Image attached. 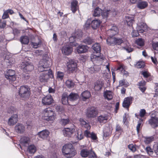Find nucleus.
<instances>
[{
	"mask_svg": "<svg viewBox=\"0 0 158 158\" xmlns=\"http://www.w3.org/2000/svg\"><path fill=\"white\" fill-rule=\"evenodd\" d=\"M21 69H33V66L26 61L22 62L20 65Z\"/></svg>",
	"mask_w": 158,
	"mask_h": 158,
	"instance_id": "5701e85b",
	"label": "nucleus"
},
{
	"mask_svg": "<svg viewBox=\"0 0 158 158\" xmlns=\"http://www.w3.org/2000/svg\"><path fill=\"white\" fill-rule=\"evenodd\" d=\"M19 93L21 97L24 99H27L30 96V89L27 86H22L20 87Z\"/></svg>",
	"mask_w": 158,
	"mask_h": 158,
	"instance_id": "7ed1b4c3",
	"label": "nucleus"
},
{
	"mask_svg": "<svg viewBox=\"0 0 158 158\" xmlns=\"http://www.w3.org/2000/svg\"><path fill=\"white\" fill-rule=\"evenodd\" d=\"M5 61L6 64L7 65V68H10L12 64H13L15 62V59L12 57H10L9 59H8V56H6L5 57Z\"/></svg>",
	"mask_w": 158,
	"mask_h": 158,
	"instance_id": "bb28decb",
	"label": "nucleus"
},
{
	"mask_svg": "<svg viewBox=\"0 0 158 158\" xmlns=\"http://www.w3.org/2000/svg\"><path fill=\"white\" fill-rule=\"evenodd\" d=\"M80 121L81 124L83 127L85 128L87 130H89L91 128L90 125L89 124L87 123L84 119L82 118L80 119Z\"/></svg>",
	"mask_w": 158,
	"mask_h": 158,
	"instance_id": "72a5a7b5",
	"label": "nucleus"
},
{
	"mask_svg": "<svg viewBox=\"0 0 158 158\" xmlns=\"http://www.w3.org/2000/svg\"><path fill=\"white\" fill-rule=\"evenodd\" d=\"M54 78V74L51 70H49L47 73H44L40 77V81L41 82L47 81L49 78Z\"/></svg>",
	"mask_w": 158,
	"mask_h": 158,
	"instance_id": "423d86ee",
	"label": "nucleus"
},
{
	"mask_svg": "<svg viewBox=\"0 0 158 158\" xmlns=\"http://www.w3.org/2000/svg\"><path fill=\"white\" fill-rule=\"evenodd\" d=\"M61 51L63 54L65 55H68L72 52L73 48L70 46L67 45L63 47Z\"/></svg>",
	"mask_w": 158,
	"mask_h": 158,
	"instance_id": "6e6552de",
	"label": "nucleus"
},
{
	"mask_svg": "<svg viewBox=\"0 0 158 158\" xmlns=\"http://www.w3.org/2000/svg\"><path fill=\"white\" fill-rule=\"evenodd\" d=\"M152 46L153 48L156 51H158V42H152Z\"/></svg>",
	"mask_w": 158,
	"mask_h": 158,
	"instance_id": "603ef678",
	"label": "nucleus"
},
{
	"mask_svg": "<svg viewBox=\"0 0 158 158\" xmlns=\"http://www.w3.org/2000/svg\"><path fill=\"white\" fill-rule=\"evenodd\" d=\"M81 95L83 100L85 101L90 97L91 94L88 91H86L82 93L81 94Z\"/></svg>",
	"mask_w": 158,
	"mask_h": 158,
	"instance_id": "e433bc0d",
	"label": "nucleus"
},
{
	"mask_svg": "<svg viewBox=\"0 0 158 158\" xmlns=\"http://www.w3.org/2000/svg\"><path fill=\"white\" fill-rule=\"evenodd\" d=\"M28 151L31 154H34L36 151V147L34 145H31L28 148Z\"/></svg>",
	"mask_w": 158,
	"mask_h": 158,
	"instance_id": "ea45409f",
	"label": "nucleus"
},
{
	"mask_svg": "<svg viewBox=\"0 0 158 158\" xmlns=\"http://www.w3.org/2000/svg\"><path fill=\"white\" fill-rule=\"evenodd\" d=\"M146 114V110L144 109H141L139 112V116L141 117H143Z\"/></svg>",
	"mask_w": 158,
	"mask_h": 158,
	"instance_id": "e2e57ef3",
	"label": "nucleus"
},
{
	"mask_svg": "<svg viewBox=\"0 0 158 158\" xmlns=\"http://www.w3.org/2000/svg\"><path fill=\"white\" fill-rule=\"evenodd\" d=\"M49 134V132L47 130H43L39 132L37 135L39 137L43 139H46L47 138Z\"/></svg>",
	"mask_w": 158,
	"mask_h": 158,
	"instance_id": "412c9836",
	"label": "nucleus"
},
{
	"mask_svg": "<svg viewBox=\"0 0 158 158\" xmlns=\"http://www.w3.org/2000/svg\"><path fill=\"white\" fill-rule=\"evenodd\" d=\"M68 96L70 101H74L79 98V96L77 94L73 93H71Z\"/></svg>",
	"mask_w": 158,
	"mask_h": 158,
	"instance_id": "473e14b6",
	"label": "nucleus"
},
{
	"mask_svg": "<svg viewBox=\"0 0 158 158\" xmlns=\"http://www.w3.org/2000/svg\"><path fill=\"white\" fill-rule=\"evenodd\" d=\"M75 130L74 128H65L63 130L64 135L66 137H70L73 133Z\"/></svg>",
	"mask_w": 158,
	"mask_h": 158,
	"instance_id": "f8f14e48",
	"label": "nucleus"
},
{
	"mask_svg": "<svg viewBox=\"0 0 158 158\" xmlns=\"http://www.w3.org/2000/svg\"><path fill=\"white\" fill-rule=\"evenodd\" d=\"M81 155L83 157H86L89 156V158H97L94 152L92 150H88L87 149H82L81 152Z\"/></svg>",
	"mask_w": 158,
	"mask_h": 158,
	"instance_id": "0eeeda50",
	"label": "nucleus"
},
{
	"mask_svg": "<svg viewBox=\"0 0 158 158\" xmlns=\"http://www.w3.org/2000/svg\"><path fill=\"white\" fill-rule=\"evenodd\" d=\"M104 96L106 99L110 100L113 98V93L111 91L106 90L104 93Z\"/></svg>",
	"mask_w": 158,
	"mask_h": 158,
	"instance_id": "a878e982",
	"label": "nucleus"
},
{
	"mask_svg": "<svg viewBox=\"0 0 158 158\" xmlns=\"http://www.w3.org/2000/svg\"><path fill=\"white\" fill-rule=\"evenodd\" d=\"M66 86L69 88H72L74 87V83L71 80H68L65 82Z\"/></svg>",
	"mask_w": 158,
	"mask_h": 158,
	"instance_id": "c03bdc74",
	"label": "nucleus"
},
{
	"mask_svg": "<svg viewBox=\"0 0 158 158\" xmlns=\"http://www.w3.org/2000/svg\"><path fill=\"white\" fill-rule=\"evenodd\" d=\"M82 36V33H81L80 32V33L78 35L77 32H76L75 34V35L74 36H73L71 37H70L69 39V40L70 41H71V40H72L73 39H80Z\"/></svg>",
	"mask_w": 158,
	"mask_h": 158,
	"instance_id": "de8ad7c7",
	"label": "nucleus"
},
{
	"mask_svg": "<svg viewBox=\"0 0 158 158\" xmlns=\"http://www.w3.org/2000/svg\"><path fill=\"white\" fill-rule=\"evenodd\" d=\"M88 48L86 45H80L77 47L76 50L78 53H83L87 51Z\"/></svg>",
	"mask_w": 158,
	"mask_h": 158,
	"instance_id": "f3484780",
	"label": "nucleus"
},
{
	"mask_svg": "<svg viewBox=\"0 0 158 158\" xmlns=\"http://www.w3.org/2000/svg\"><path fill=\"white\" fill-rule=\"evenodd\" d=\"M137 44L141 46H143L144 44V41L141 38H139L136 40Z\"/></svg>",
	"mask_w": 158,
	"mask_h": 158,
	"instance_id": "8fccbe9b",
	"label": "nucleus"
},
{
	"mask_svg": "<svg viewBox=\"0 0 158 158\" xmlns=\"http://www.w3.org/2000/svg\"><path fill=\"white\" fill-rule=\"evenodd\" d=\"M78 3V1L76 0H73L71 2V10L73 13H75L77 10Z\"/></svg>",
	"mask_w": 158,
	"mask_h": 158,
	"instance_id": "cd10ccee",
	"label": "nucleus"
},
{
	"mask_svg": "<svg viewBox=\"0 0 158 158\" xmlns=\"http://www.w3.org/2000/svg\"><path fill=\"white\" fill-rule=\"evenodd\" d=\"M15 71L14 70H7L5 73L6 77L10 83L16 79Z\"/></svg>",
	"mask_w": 158,
	"mask_h": 158,
	"instance_id": "39448f33",
	"label": "nucleus"
},
{
	"mask_svg": "<svg viewBox=\"0 0 158 158\" xmlns=\"http://www.w3.org/2000/svg\"><path fill=\"white\" fill-rule=\"evenodd\" d=\"M134 17L132 15H128L126 16V21L129 26H132L134 22Z\"/></svg>",
	"mask_w": 158,
	"mask_h": 158,
	"instance_id": "c756f323",
	"label": "nucleus"
},
{
	"mask_svg": "<svg viewBox=\"0 0 158 158\" xmlns=\"http://www.w3.org/2000/svg\"><path fill=\"white\" fill-rule=\"evenodd\" d=\"M148 123L153 128L158 126V118L152 116L148 120Z\"/></svg>",
	"mask_w": 158,
	"mask_h": 158,
	"instance_id": "9d476101",
	"label": "nucleus"
},
{
	"mask_svg": "<svg viewBox=\"0 0 158 158\" xmlns=\"http://www.w3.org/2000/svg\"><path fill=\"white\" fill-rule=\"evenodd\" d=\"M112 14V15L115 16L117 14V12L114 10V11L110 10H102L101 15L103 18H107L110 14Z\"/></svg>",
	"mask_w": 158,
	"mask_h": 158,
	"instance_id": "ddd939ff",
	"label": "nucleus"
},
{
	"mask_svg": "<svg viewBox=\"0 0 158 158\" xmlns=\"http://www.w3.org/2000/svg\"><path fill=\"white\" fill-rule=\"evenodd\" d=\"M121 73L125 77H127L129 74L128 72L125 70H121Z\"/></svg>",
	"mask_w": 158,
	"mask_h": 158,
	"instance_id": "338daca9",
	"label": "nucleus"
},
{
	"mask_svg": "<svg viewBox=\"0 0 158 158\" xmlns=\"http://www.w3.org/2000/svg\"><path fill=\"white\" fill-rule=\"evenodd\" d=\"M53 102V98L50 95H47L42 99V103L44 105H50L52 104Z\"/></svg>",
	"mask_w": 158,
	"mask_h": 158,
	"instance_id": "1a4fd4ad",
	"label": "nucleus"
},
{
	"mask_svg": "<svg viewBox=\"0 0 158 158\" xmlns=\"http://www.w3.org/2000/svg\"><path fill=\"white\" fill-rule=\"evenodd\" d=\"M29 138L27 137H22L20 139V143L19 145L20 148H22L21 145L24 147L28 146L29 142Z\"/></svg>",
	"mask_w": 158,
	"mask_h": 158,
	"instance_id": "2eb2a0df",
	"label": "nucleus"
},
{
	"mask_svg": "<svg viewBox=\"0 0 158 158\" xmlns=\"http://www.w3.org/2000/svg\"><path fill=\"white\" fill-rule=\"evenodd\" d=\"M103 135L105 137L109 136L111 134L110 128L109 127H105L103 129Z\"/></svg>",
	"mask_w": 158,
	"mask_h": 158,
	"instance_id": "58836bf2",
	"label": "nucleus"
},
{
	"mask_svg": "<svg viewBox=\"0 0 158 158\" xmlns=\"http://www.w3.org/2000/svg\"><path fill=\"white\" fill-rule=\"evenodd\" d=\"M154 140V137L151 136L149 137H144L143 141L145 143L148 144L153 141Z\"/></svg>",
	"mask_w": 158,
	"mask_h": 158,
	"instance_id": "37998d69",
	"label": "nucleus"
},
{
	"mask_svg": "<svg viewBox=\"0 0 158 158\" xmlns=\"http://www.w3.org/2000/svg\"><path fill=\"white\" fill-rule=\"evenodd\" d=\"M64 73L63 72L58 71L57 73V77L60 79H62L64 76Z\"/></svg>",
	"mask_w": 158,
	"mask_h": 158,
	"instance_id": "bf43d9fd",
	"label": "nucleus"
},
{
	"mask_svg": "<svg viewBox=\"0 0 158 158\" xmlns=\"http://www.w3.org/2000/svg\"><path fill=\"white\" fill-rule=\"evenodd\" d=\"M55 109L56 111L59 113H62L64 110V109L62 106H56Z\"/></svg>",
	"mask_w": 158,
	"mask_h": 158,
	"instance_id": "5fc2aeb1",
	"label": "nucleus"
},
{
	"mask_svg": "<svg viewBox=\"0 0 158 158\" xmlns=\"http://www.w3.org/2000/svg\"><path fill=\"white\" fill-rule=\"evenodd\" d=\"M6 25V21L0 20V28H4Z\"/></svg>",
	"mask_w": 158,
	"mask_h": 158,
	"instance_id": "13d9d810",
	"label": "nucleus"
},
{
	"mask_svg": "<svg viewBox=\"0 0 158 158\" xmlns=\"http://www.w3.org/2000/svg\"><path fill=\"white\" fill-rule=\"evenodd\" d=\"M135 65V67L137 68H143L145 66V64L144 62L139 61L137 62Z\"/></svg>",
	"mask_w": 158,
	"mask_h": 158,
	"instance_id": "a18cd8bd",
	"label": "nucleus"
},
{
	"mask_svg": "<svg viewBox=\"0 0 158 158\" xmlns=\"http://www.w3.org/2000/svg\"><path fill=\"white\" fill-rule=\"evenodd\" d=\"M56 114L49 108L44 110L42 116V118L47 121H53L55 118Z\"/></svg>",
	"mask_w": 158,
	"mask_h": 158,
	"instance_id": "f03ea898",
	"label": "nucleus"
},
{
	"mask_svg": "<svg viewBox=\"0 0 158 158\" xmlns=\"http://www.w3.org/2000/svg\"><path fill=\"white\" fill-rule=\"evenodd\" d=\"M128 147L129 149L133 152H135L136 150L135 146L132 144L129 145Z\"/></svg>",
	"mask_w": 158,
	"mask_h": 158,
	"instance_id": "3c124183",
	"label": "nucleus"
},
{
	"mask_svg": "<svg viewBox=\"0 0 158 158\" xmlns=\"http://www.w3.org/2000/svg\"><path fill=\"white\" fill-rule=\"evenodd\" d=\"M8 14L6 10L5 11L2 16V18L3 19H5L8 18L9 17Z\"/></svg>",
	"mask_w": 158,
	"mask_h": 158,
	"instance_id": "774afa93",
	"label": "nucleus"
},
{
	"mask_svg": "<svg viewBox=\"0 0 158 158\" xmlns=\"http://www.w3.org/2000/svg\"><path fill=\"white\" fill-rule=\"evenodd\" d=\"M20 41L22 44H27L29 42L28 37L27 36H24L21 37Z\"/></svg>",
	"mask_w": 158,
	"mask_h": 158,
	"instance_id": "c9c22d12",
	"label": "nucleus"
},
{
	"mask_svg": "<svg viewBox=\"0 0 158 158\" xmlns=\"http://www.w3.org/2000/svg\"><path fill=\"white\" fill-rule=\"evenodd\" d=\"M102 11L101 9L99 8H96L94 10L93 15L95 17L99 16L100 14L102 13Z\"/></svg>",
	"mask_w": 158,
	"mask_h": 158,
	"instance_id": "79ce46f5",
	"label": "nucleus"
},
{
	"mask_svg": "<svg viewBox=\"0 0 158 158\" xmlns=\"http://www.w3.org/2000/svg\"><path fill=\"white\" fill-rule=\"evenodd\" d=\"M50 62L45 59H43L40 61L38 65V68L40 69L48 68L50 66Z\"/></svg>",
	"mask_w": 158,
	"mask_h": 158,
	"instance_id": "9b49d317",
	"label": "nucleus"
},
{
	"mask_svg": "<svg viewBox=\"0 0 158 158\" xmlns=\"http://www.w3.org/2000/svg\"><path fill=\"white\" fill-rule=\"evenodd\" d=\"M41 44V42L39 41L38 42L33 43L32 45L34 48H36L40 46Z\"/></svg>",
	"mask_w": 158,
	"mask_h": 158,
	"instance_id": "69168bd1",
	"label": "nucleus"
},
{
	"mask_svg": "<svg viewBox=\"0 0 158 158\" xmlns=\"http://www.w3.org/2000/svg\"><path fill=\"white\" fill-rule=\"evenodd\" d=\"M61 101L62 104L64 105H68L69 104V99L68 95L66 93L64 94L61 98Z\"/></svg>",
	"mask_w": 158,
	"mask_h": 158,
	"instance_id": "c85d7f7f",
	"label": "nucleus"
},
{
	"mask_svg": "<svg viewBox=\"0 0 158 158\" xmlns=\"http://www.w3.org/2000/svg\"><path fill=\"white\" fill-rule=\"evenodd\" d=\"M146 150L148 154L150 155L152 154L153 152L152 149L150 147H147L146 148Z\"/></svg>",
	"mask_w": 158,
	"mask_h": 158,
	"instance_id": "052dcab7",
	"label": "nucleus"
},
{
	"mask_svg": "<svg viewBox=\"0 0 158 158\" xmlns=\"http://www.w3.org/2000/svg\"><path fill=\"white\" fill-rule=\"evenodd\" d=\"M153 150L156 154L158 155V143H156L154 145Z\"/></svg>",
	"mask_w": 158,
	"mask_h": 158,
	"instance_id": "680f3d73",
	"label": "nucleus"
},
{
	"mask_svg": "<svg viewBox=\"0 0 158 158\" xmlns=\"http://www.w3.org/2000/svg\"><path fill=\"white\" fill-rule=\"evenodd\" d=\"M148 6V3L145 1H141L139 2L137 4L138 8L140 9H143Z\"/></svg>",
	"mask_w": 158,
	"mask_h": 158,
	"instance_id": "4c0bfd02",
	"label": "nucleus"
},
{
	"mask_svg": "<svg viewBox=\"0 0 158 158\" xmlns=\"http://www.w3.org/2000/svg\"><path fill=\"white\" fill-rule=\"evenodd\" d=\"M98 111L97 109L95 107H91L87 109L86 115L88 118H94L98 114Z\"/></svg>",
	"mask_w": 158,
	"mask_h": 158,
	"instance_id": "20e7f679",
	"label": "nucleus"
},
{
	"mask_svg": "<svg viewBox=\"0 0 158 158\" xmlns=\"http://www.w3.org/2000/svg\"><path fill=\"white\" fill-rule=\"evenodd\" d=\"M69 120L68 119H62L60 121V123L63 125H65L68 123Z\"/></svg>",
	"mask_w": 158,
	"mask_h": 158,
	"instance_id": "864d4df0",
	"label": "nucleus"
},
{
	"mask_svg": "<svg viewBox=\"0 0 158 158\" xmlns=\"http://www.w3.org/2000/svg\"><path fill=\"white\" fill-rule=\"evenodd\" d=\"M132 97H131L125 98L123 103V106L128 108L132 102Z\"/></svg>",
	"mask_w": 158,
	"mask_h": 158,
	"instance_id": "aec40b11",
	"label": "nucleus"
},
{
	"mask_svg": "<svg viewBox=\"0 0 158 158\" xmlns=\"http://www.w3.org/2000/svg\"><path fill=\"white\" fill-rule=\"evenodd\" d=\"M143 121V119H140L138 121V123L136 127V130L138 133H139V130Z\"/></svg>",
	"mask_w": 158,
	"mask_h": 158,
	"instance_id": "09e8293b",
	"label": "nucleus"
},
{
	"mask_svg": "<svg viewBox=\"0 0 158 158\" xmlns=\"http://www.w3.org/2000/svg\"><path fill=\"white\" fill-rule=\"evenodd\" d=\"M116 131L121 134L123 131V130L121 126L118 124H117L116 126Z\"/></svg>",
	"mask_w": 158,
	"mask_h": 158,
	"instance_id": "4d7b16f0",
	"label": "nucleus"
},
{
	"mask_svg": "<svg viewBox=\"0 0 158 158\" xmlns=\"http://www.w3.org/2000/svg\"><path fill=\"white\" fill-rule=\"evenodd\" d=\"M108 119V117L106 115H101L98 118V120L100 123H106Z\"/></svg>",
	"mask_w": 158,
	"mask_h": 158,
	"instance_id": "2f4dec72",
	"label": "nucleus"
},
{
	"mask_svg": "<svg viewBox=\"0 0 158 158\" xmlns=\"http://www.w3.org/2000/svg\"><path fill=\"white\" fill-rule=\"evenodd\" d=\"M118 30L116 26H113L112 28L108 30L107 31V34L109 37H113L118 32Z\"/></svg>",
	"mask_w": 158,
	"mask_h": 158,
	"instance_id": "6ab92c4d",
	"label": "nucleus"
},
{
	"mask_svg": "<svg viewBox=\"0 0 158 158\" xmlns=\"http://www.w3.org/2000/svg\"><path fill=\"white\" fill-rule=\"evenodd\" d=\"M115 38L114 37H109L106 40L107 44L110 46H114L115 45Z\"/></svg>",
	"mask_w": 158,
	"mask_h": 158,
	"instance_id": "f704fd0d",
	"label": "nucleus"
},
{
	"mask_svg": "<svg viewBox=\"0 0 158 158\" xmlns=\"http://www.w3.org/2000/svg\"><path fill=\"white\" fill-rule=\"evenodd\" d=\"M83 42L85 44L89 45L92 44L93 42V40L90 37H87L83 40Z\"/></svg>",
	"mask_w": 158,
	"mask_h": 158,
	"instance_id": "a19ab883",
	"label": "nucleus"
},
{
	"mask_svg": "<svg viewBox=\"0 0 158 158\" xmlns=\"http://www.w3.org/2000/svg\"><path fill=\"white\" fill-rule=\"evenodd\" d=\"M115 45H120L123 42L121 38H115Z\"/></svg>",
	"mask_w": 158,
	"mask_h": 158,
	"instance_id": "6e6d98bb",
	"label": "nucleus"
},
{
	"mask_svg": "<svg viewBox=\"0 0 158 158\" xmlns=\"http://www.w3.org/2000/svg\"><path fill=\"white\" fill-rule=\"evenodd\" d=\"M154 89L156 93L154 97H155L158 96V83H156L155 84Z\"/></svg>",
	"mask_w": 158,
	"mask_h": 158,
	"instance_id": "0e129e2a",
	"label": "nucleus"
},
{
	"mask_svg": "<svg viewBox=\"0 0 158 158\" xmlns=\"http://www.w3.org/2000/svg\"><path fill=\"white\" fill-rule=\"evenodd\" d=\"M76 137L77 139L81 140L84 137L83 135V133L81 130H79L77 133V135H76Z\"/></svg>",
	"mask_w": 158,
	"mask_h": 158,
	"instance_id": "49530a36",
	"label": "nucleus"
},
{
	"mask_svg": "<svg viewBox=\"0 0 158 158\" xmlns=\"http://www.w3.org/2000/svg\"><path fill=\"white\" fill-rule=\"evenodd\" d=\"M67 67L68 69H75L77 68L76 62L73 60H71L67 63Z\"/></svg>",
	"mask_w": 158,
	"mask_h": 158,
	"instance_id": "b1692460",
	"label": "nucleus"
},
{
	"mask_svg": "<svg viewBox=\"0 0 158 158\" xmlns=\"http://www.w3.org/2000/svg\"><path fill=\"white\" fill-rule=\"evenodd\" d=\"M101 23V22L100 20L95 19L91 22V25L93 29H96L99 26Z\"/></svg>",
	"mask_w": 158,
	"mask_h": 158,
	"instance_id": "393cba45",
	"label": "nucleus"
},
{
	"mask_svg": "<svg viewBox=\"0 0 158 158\" xmlns=\"http://www.w3.org/2000/svg\"><path fill=\"white\" fill-rule=\"evenodd\" d=\"M63 155L66 157L70 158L76 154V151L71 144H67L64 145L62 150Z\"/></svg>",
	"mask_w": 158,
	"mask_h": 158,
	"instance_id": "f257e3e1",
	"label": "nucleus"
},
{
	"mask_svg": "<svg viewBox=\"0 0 158 158\" xmlns=\"http://www.w3.org/2000/svg\"><path fill=\"white\" fill-rule=\"evenodd\" d=\"M92 47L93 49L98 54V55L97 56L94 55L93 58H96V57H97V58H98L99 55V53H100L101 50V48L100 44L98 43H96L93 45Z\"/></svg>",
	"mask_w": 158,
	"mask_h": 158,
	"instance_id": "dca6fc26",
	"label": "nucleus"
},
{
	"mask_svg": "<svg viewBox=\"0 0 158 158\" xmlns=\"http://www.w3.org/2000/svg\"><path fill=\"white\" fill-rule=\"evenodd\" d=\"M18 121V115L15 114L11 116L9 118L8 124L10 126H13L17 123Z\"/></svg>",
	"mask_w": 158,
	"mask_h": 158,
	"instance_id": "4468645a",
	"label": "nucleus"
},
{
	"mask_svg": "<svg viewBox=\"0 0 158 158\" xmlns=\"http://www.w3.org/2000/svg\"><path fill=\"white\" fill-rule=\"evenodd\" d=\"M25 127L21 124L18 123L15 127V130L18 133H23L25 131Z\"/></svg>",
	"mask_w": 158,
	"mask_h": 158,
	"instance_id": "a211bd4d",
	"label": "nucleus"
},
{
	"mask_svg": "<svg viewBox=\"0 0 158 158\" xmlns=\"http://www.w3.org/2000/svg\"><path fill=\"white\" fill-rule=\"evenodd\" d=\"M103 85V83L102 81H98L95 83L94 86L95 90L98 91L101 89L102 86Z\"/></svg>",
	"mask_w": 158,
	"mask_h": 158,
	"instance_id": "7c9ffc66",
	"label": "nucleus"
},
{
	"mask_svg": "<svg viewBox=\"0 0 158 158\" xmlns=\"http://www.w3.org/2000/svg\"><path fill=\"white\" fill-rule=\"evenodd\" d=\"M147 27L146 24L144 23H139L137 27V29L139 33H142L144 32Z\"/></svg>",
	"mask_w": 158,
	"mask_h": 158,
	"instance_id": "4be33fe9",
	"label": "nucleus"
}]
</instances>
